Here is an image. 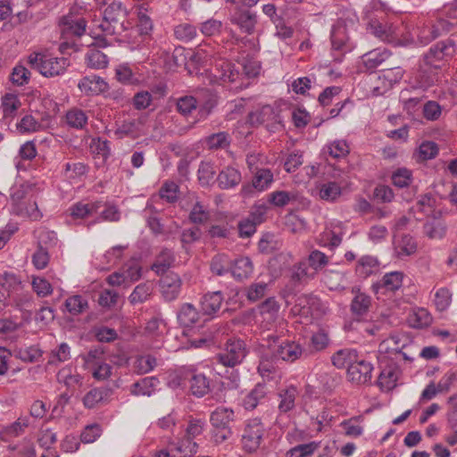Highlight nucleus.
<instances>
[{
  "mask_svg": "<svg viewBox=\"0 0 457 457\" xmlns=\"http://www.w3.org/2000/svg\"><path fill=\"white\" fill-rule=\"evenodd\" d=\"M96 3L100 7L106 5L100 24L102 30L108 35L120 34L124 30L122 19L127 14L123 4L118 0H96Z\"/></svg>",
  "mask_w": 457,
  "mask_h": 457,
  "instance_id": "1",
  "label": "nucleus"
},
{
  "mask_svg": "<svg viewBox=\"0 0 457 457\" xmlns=\"http://www.w3.org/2000/svg\"><path fill=\"white\" fill-rule=\"evenodd\" d=\"M456 52V44L452 38L433 45L423 55V64L433 69H440L450 61Z\"/></svg>",
  "mask_w": 457,
  "mask_h": 457,
  "instance_id": "2",
  "label": "nucleus"
},
{
  "mask_svg": "<svg viewBox=\"0 0 457 457\" xmlns=\"http://www.w3.org/2000/svg\"><path fill=\"white\" fill-rule=\"evenodd\" d=\"M29 62L45 77L62 75L70 66V61L66 57H54L40 54L30 55Z\"/></svg>",
  "mask_w": 457,
  "mask_h": 457,
  "instance_id": "3",
  "label": "nucleus"
},
{
  "mask_svg": "<svg viewBox=\"0 0 457 457\" xmlns=\"http://www.w3.org/2000/svg\"><path fill=\"white\" fill-rule=\"evenodd\" d=\"M264 433V426L259 418L247 420L241 438L243 449L250 453L256 452L261 446Z\"/></svg>",
  "mask_w": 457,
  "mask_h": 457,
  "instance_id": "4",
  "label": "nucleus"
},
{
  "mask_svg": "<svg viewBox=\"0 0 457 457\" xmlns=\"http://www.w3.org/2000/svg\"><path fill=\"white\" fill-rule=\"evenodd\" d=\"M246 355L245 343L241 339H228L225 347L217 354V361L226 367H234L242 362Z\"/></svg>",
  "mask_w": 457,
  "mask_h": 457,
  "instance_id": "5",
  "label": "nucleus"
},
{
  "mask_svg": "<svg viewBox=\"0 0 457 457\" xmlns=\"http://www.w3.org/2000/svg\"><path fill=\"white\" fill-rule=\"evenodd\" d=\"M293 312L303 317L319 318L325 314L326 307L323 305L320 298L313 295H302L295 300Z\"/></svg>",
  "mask_w": 457,
  "mask_h": 457,
  "instance_id": "6",
  "label": "nucleus"
},
{
  "mask_svg": "<svg viewBox=\"0 0 457 457\" xmlns=\"http://www.w3.org/2000/svg\"><path fill=\"white\" fill-rule=\"evenodd\" d=\"M204 424L201 420H191L188 422L185 438L177 446V450L183 453L181 457H190L196 453L197 444L193 439L203 433Z\"/></svg>",
  "mask_w": 457,
  "mask_h": 457,
  "instance_id": "7",
  "label": "nucleus"
},
{
  "mask_svg": "<svg viewBox=\"0 0 457 457\" xmlns=\"http://www.w3.org/2000/svg\"><path fill=\"white\" fill-rule=\"evenodd\" d=\"M453 24L444 19H438L435 22L423 24L417 28V37L420 44L427 45L438 37L446 34L452 29Z\"/></svg>",
  "mask_w": 457,
  "mask_h": 457,
  "instance_id": "8",
  "label": "nucleus"
},
{
  "mask_svg": "<svg viewBox=\"0 0 457 457\" xmlns=\"http://www.w3.org/2000/svg\"><path fill=\"white\" fill-rule=\"evenodd\" d=\"M270 351L275 359L289 363L299 360L304 354V350L298 342L287 339L281 341Z\"/></svg>",
  "mask_w": 457,
  "mask_h": 457,
  "instance_id": "9",
  "label": "nucleus"
},
{
  "mask_svg": "<svg viewBox=\"0 0 457 457\" xmlns=\"http://www.w3.org/2000/svg\"><path fill=\"white\" fill-rule=\"evenodd\" d=\"M240 77V73L228 61L220 59L212 70L211 82L222 85L235 83Z\"/></svg>",
  "mask_w": 457,
  "mask_h": 457,
  "instance_id": "10",
  "label": "nucleus"
},
{
  "mask_svg": "<svg viewBox=\"0 0 457 457\" xmlns=\"http://www.w3.org/2000/svg\"><path fill=\"white\" fill-rule=\"evenodd\" d=\"M368 29L376 37L387 43L396 42L400 36L397 27L378 20H370L368 23Z\"/></svg>",
  "mask_w": 457,
  "mask_h": 457,
  "instance_id": "11",
  "label": "nucleus"
},
{
  "mask_svg": "<svg viewBox=\"0 0 457 457\" xmlns=\"http://www.w3.org/2000/svg\"><path fill=\"white\" fill-rule=\"evenodd\" d=\"M372 365L363 360H356L347 369L348 379L358 385L367 384L371 379Z\"/></svg>",
  "mask_w": 457,
  "mask_h": 457,
  "instance_id": "12",
  "label": "nucleus"
},
{
  "mask_svg": "<svg viewBox=\"0 0 457 457\" xmlns=\"http://www.w3.org/2000/svg\"><path fill=\"white\" fill-rule=\"evenodd\" d=\"M404 71L400 67L386 69L383 73L378 76L379 81H384V86H373L372 94L374 96H382L398 83L403 77Z\"/></svg>",
  "mask_w": 457,
  "mask_h": 457,
  "instance_id": "13",
  "label": "nucleus"
},
{
  "mask_svg": "<svg viewBox=\"0 0 457 457\" xmlns=\"http://www.w3.org/2000/svg\"><path fill=\"white\" fill-rule=\"evenodd\" d=\"M254 173L252 184L242 187L241 192L244 196L252 195L254 190H265L273 181V174L268 169L257 170Z\"/></svg>",
  "mask_w": 457,
  "mask_h": 457,
  "instance_id": "14",
  "label": "nucleus"
},
{
  "mask_svg": "<svg viewBox=\"0 0 457 457\" xmlns=\"http://www.w3.org/2000/svg\"><path fill=\"white\" fill-rule=\"evenodd\" d=\"M181 285L182 282L178 274H167L160 280L162 295L168 302L175 300L180 293Z\"/></svg>",
  "mask_w": 457,
  "mask_h": 457,
  "instance_id": "15",
  "label": "nucleus"
},
{
  "mask_svg": "<svg viewBox=\"0 0 457 457\" xmlns=\"http://www.w3.org/2000/svg\"><path fill=\"white\" fill-rule=\"evenodd\" d=\"M87 22L83 18L65 16L60 22L61 34L63 38L80 37L86 31Z\"/></svg>",
  "mask_w": 457,
  "mask_h": 457,
  "instance_id": "16",
  "label": "nucleus"
},
{
  "mask_svg": "<svg viewBox=\"0 0 457 457\" xmlns=\"http://www.w3.org/2000/svg\"><path fill=\"white\" fill-rule=\"evenodd\" d=\"M259 311L262 318V326L268 330L271 329L278 317L279 304L274 298H268L260 304Z\"/></svg>",
  "mask_w": 457,
  "mask_h": 457,
  "instance_id": "17",
  "label": "nucleus"
},
{
  "mask_svg": "<svg viewBox=\"0 0 457 457\" xmlns=\"http://www.w3.org/2000/svg\"><path fill=\"white\" fill-rule=\"evenodd\" d=\"M21 107V102L18 95L6 93L1 98V106L3 119L12 120L18 114Z\"/></svg>",
  "mask_w": 457,
  "mask_h": 457,
  "instance_id": "18",
  "label": "nucleus"
},
{
  "mask_svg": "<svg viewBox=\"0 0 457 457\" xmlns=\"http://www.w3.org/2000/svg\"><path fill=\"white\" fill-rule=\"evenodd\" d=\"M78 87L86 95H98L104 92L108 85L101 77L90 75L80 79Z\"/></svg>",
  "mask_w": 457,
  "mask_h": 457,
  "instance_id": "19",
  "label": "nucleus"
},
{
  "mask_svg": "<svg viewBox=\"0 0 457 457\" xmlns=\"http://www.w3.org/2000/svg\"><path fill=\"white\" fill-rule=\"evenodd\" d=\"M231 22L237 25L242 32L251 35L253 33L257 23L255 13L248 11H239L231 18Z\"/></svg>",
  "mask_w": 457,
  "mask_h": 457,
  "instance_id": "20",
  "label": "nucleus"
},
{
  "mask_svg": "<svg viewBox=\"0 0 457 457\" xmlns=\"http://www.w3.org/2000/svg\"><path fill=\"white\" fill-rule=\"evenodd\" d=\"M267 387L264 384H257L244 398L243 406L245 410L253 411L262 403L267 396Z\"/></svg>",
  "mask_w": 457,
  "mask_h": 457,
  "instance_id": "21",
  "label": "nucleus"
},
{
  "mask_svg": "<svg viewBox=\"0 0 457 457\" xmlns=\"http://www.w3.org/2000/svg\"><path fill=\"white\" fill-rule=\"evenodd\" d=\"M57 380L62 383L68 390L74 391L83 384V377L78 372H72L70 367H64L57 373Z\"/></svg>",
  "mask_w": 457,
  "mask_h": 457,
  "instance_id": "22",
  "label": "nucleus"
},
{
  "mask_svg": "<svg viewBox=\"0 0 457 457\" xmlns=\"http://www.w3.org/2000/svg\"><path fill=\"white\" fill-rule=\"evenodd\" d=\"M391 56V53L386 49H375L363 54L362 63L366 70L373 71L386 62Z\"/></svg>",
  "mask_w": 457,
  "mask_h": 457,
  "instance_id": "23",
  "label": "nucleus"
},
{
  "mask_svg": "<svg viewBox=\"0 0 457 457\" xmlns=\"http://www.w3.org/2000/svg\"><path fill=\"white\" fill-rule=\"evenodd\" d=\"M189 389L193 395L203 397L211 390V380L203 373L194 374L189 380Z\"/></svg>",
  "mask_w": 457,
  "mask_h": 457,
  "instance_id": "24",
  "label": "nucleus"
},
{
  "mask_svg": "<svg viewBox=\"0 0 457 457\" xmlns=\"http://www.w3.org/2000/svg\"><path fill=\"white\" fill-rule=\"evenodd\" d=\"M177 319L179 323L183 327H192L200 319V314L192 303H184L180 306Z\"/></svg>",
  "mask_w": 457,
  "mask_h": 457,
  "instance_id": "25",
  "label": "nucleus"
},
{
  "mask_svg": "<svg viewBox=\"0 0 457 457\" xmlns=\"http://www.w3.org/2000/svg\"><path fill=\"white\" fill-rule=\"evenodd\" d=\"M158 384L159 380L155 377H146L135 382L131 386L130 392L137 396H150L155 391Z\"/></svg>",
  "mask_w": 457,
  "mask_h": 457,
  "instance_id": "26",
  "label": "nucleus"
},
{
  "mask_svg": "<svg viewBox=\"0 0 457 457\" xmlns=\"http://www.w3.org/2000/svg\"><path fill=\"white\" fill-rule=\"evenodd\" d=\"M220 187L228 189L236 187L241 181L240 172L232 167L223 169L217 178Z\"/></svg>",
  "mask_w": 457,
  "mask_h": 457,
  "instance_id": "27",
  "label": "nucleus"
},
{
  "mask_svg": "<svg viewBox=\"0 0 457 457\" xmlns=\"http://www.w3.org/2000/svg\"><path fill=\"white\" fill-rule=\"evenodd\" d=\"M222 301L223 296L220 291L205 294L201 301V306L204 313L207 315L215 313L220 310Z\"/></svg>",
  "mask_w": 457,
  "mask_h": 457,
  "instance_id": "28",
  "label": "nucleus"
},
{
  "mask_svg": "<svg viewBox=\"0 0 457 457\" xmlns=\"http://www.w3.org/2000/svg\"><path fill=\"white\" fill-rule=\"evenodd\" d=\"M278 360L275 359L273 353H266L262 356L260 363L258 365V372L263 378L267 379H272L274 375L277 373Z\"/></svg>",
  "mask_w": 457,
  "mask_h": 457,
  "instance_id": "29",
  "label": "nucleus"
},
{
  "mask_svg": "<svg viewBox=\"0 0 457 457\" xmlns=\"http://www.w3.org/2000/svg\"><path fill=\"white\" fill-rule=\"evenodd\" d=\"M317 189L320 198L327 202H335L342 194V187L335 181L320 183Z\"/></svg>",
  "mask_w": 457,
  "mask_h": 457,
  "instance_id": "30",
  "label": "nucleus"
},
{
  "mask_svg": "<svg viewBox=\"0 0 457 457\" xmlns=\"http://www.w3.org/2000/svg\"><path fill=\"white\" fill-rule=\"evenodd\" d=\"M174 262L173 253L169 249H163L157 256L151 266V270L157 275L164 274Z\"/></svg>",
  "mask_w": 457,
  "mask_h": 457,
  "instance_id": "31",
  "label": "nucleus"
},
{
  "mask_svg": "<svg viewBox=\"0 0 457 457\" xmlns=\"http://www.w3.org/2000/svg\"><path fill=\"white\" fill-rule=\"evenodd\" d=\"M378 261L370 255L362 256L357 262L356 273L358 276L366 278L378 270Z\"/></svg>",
  "mask_w": 457,
  "mask_h": 457,
  "instance_id": "32",
  "label": "nucleus"
},
{
  "mask_svg": "<svg viewBox=\"0 0 457 457\" xmlns=\"http://www.w3.org/2000/svg\"><path fill=\"white\" fill-rule=\"evenodd\" d=\"M103 206L101 202L89 204L77 203L70 208L71 215L75 219H84L94 213H97Z\"/></svg>",
  "mask_w": 457,
  "mask_h": 457,
  "instance_id": "33",
  "label": "nucleus"
},
{
  "mask_svg": "<svg viewBox=\"0 0 457 457\" xmlns=\"http://www.w3.org/2000/svg\"><path fill=\"white\" fill-rule=\"evenodd\" d=\"M230 272L234 278L243 279L249 277L253 272V263L248 257H241L232 263Z\"/></svg>",
  "mask_w": 457,
  "mask_h": 457,
  "instance_id": "34",
  "label": "nucleus"
},
{
  "mask_svg": "<svg viewBox=\"0 0 457 457\" xmlns=\"http://www.w3.org/2000/svg\"><path fill=\"white\" fill-rule=\"evenodd\" d=\"M65 120L69 127L76 129H83L87 124V112L79 108H71L66 112Z\"/></svg>",
  "mask_w": 457,
  "mask_h": 457,
  "instance_id": "35",
  "label": "nucleus"
},
{
  "mask_svg": "<svg viewBox=\"0 0 457 457\" xmlns=\"http://www.w3.org/2000/svg\"><path fill=\"white\" fill-rule=\"evenodd\" d=\"M234 411L225 407H218L211 414L210 420L213 427L217 428H228V424L233 420Z\"/></svg>",
  "mask_w": 457,
  "mask_h": 457,
  "instance_id": "36",
  "label": "nucleus"
},
{
  "mask_svg": "<svg viewBox=\"0 0 457 457\" xmlns=\"http://www.w3.org/2000/svg\"><path fill=\"white\" fill-rule=\"evenodd\" d=\"M143 125V119L126 120L117 128L115 135L119 138H123L128 136L135 137L141 131Z\"/></svg>",
  "mask_w": 457,
  "mask_h": 457,
  "instance_id": "37",
  "label": "nucleus"
},
{
  "mask_svg": "<svg viewBox=\"0 0 457 457\" xmlns=\"http://www.w3.org/2000/svg\"><path fill=\"white\" fill-rule=\"evenodd\" d=\"M358 359L357 352L353 349H342L332 356V363L338 369L350 367Z\"/></svg>",
  "mask_w": 457,
  "mask_h": 457,
  "instance_id": "38",
  "label": "nucleus"
},
{
  "mask_svg": "<svg viewBox=\"0 0 457 457\" xmlns=\"http://www.w3.org/2000/svg\"><path fill=\"white\" fill-rule=\"evenodd\" d=\"M416 250L417 243L410 235L404 234L395 242V251L400 257L411 255Z\"/></svg>",
  "mask_w": 457,
  "mask_h": 457,
  "instance_id": "39",
  "label": "nucleus"
},
{
  "mask_svg": "<svg viewBox=\"0 0 457 457\" xmlns=\"http://www.w3.org/2000/svg\"><path fill=\"white\" fill-rule=\"evenodd\" d=\"M398 370L395 366H386L378 377V385L385 390H391L396 386Z\"/></svg>",
  "mask_w": 457,
  "mask_h": 457,
  "instance_id": "40",
  "label": "nucleus"
},
{
  "mask_svg": "<svg viewBox=\"0 0 457 457\" xmlns=\"http://www.w3.org/2000/svg\"><path fill=\"white\" fill-rule=\"evenodd\" d=\"M68 312L73 316L79 315L88 309V302L79 295L68 297L64 303Z\"/></svg>",
  "mask_w": 457,
  "mask_h": 457,
  "instance_id": "41",
  "label": "nucleus"
},
{
  "mask_svg": "<svg viewBox=\"0 0 457 457\" xmlns=\"http://www.w3.org/2000/svg\"><path fill=\"white\" fill-rule=\"evenodd\" d=\"M371 305V298L364 293L358 292L351 303V311L356 316L366 314Z\"/></svg>",
  "mask_w": 457,
  "mask_h": 457,
  "instance_id": "42",
  "label": "nucleus"
},
{
  "mask_svg": "<svg viewBox=\"0 0 457 457\" xmlns=\"http://www.w3.org/2000/svg\"><path fill=\"white\" fill-rule=\"evenodd\" d=\"M403 274L400 271H393L386 273L383 276L378 287L386 289V291H396L403 285Z\"/></svg>",
  "mask_w": 457,
  "mask_h": 457,
  "instance_id": "43",
  "label": "nucleus"
},
{
  "mask_svg": "<svg viewBox=\"0 0 457 457\" xmlns=\"http://www.w3.org/2000/svg\"><path fill=\"white\" fill-rule=\"evenodd\" d=\"M280 403L278 410L280 412H287L295 407V401L297 395L296 387L290 386L279 393Z\"/></svg>",
  "mask_w": 457,
  "mask_h": 457,
  "instance_id": "44",
  "label": "nucleus"
},
{
  "mask_svg": "<svg viewBox=\"0 0 457 457\" xmlns=\"http://www.w3.org/2000/svg\"><path fill=\"white\" fill-rule=\"evenodd\" d=\"M315 272L310 271V267L305 262H300L294 265L291 270V280L294 283H302L305 280L312 279Z\"/></svg>",
  "mask_w": 457,
  "mask_h": 457,
  "instance_id": "45",
  "label": "nucleus"
},
{
  "mask_svg": "<svg viewBox=\"0 0 457 457\" xmlns=\"http://www.w3.org/2000/svg\"><path fill=\"white\" fill-rule=\"evenodd\" d=\"M230 142V136L223 131L214 133L205 139L206 145L211 150L225 149L229 146Z\"/></svg>",
  "mask_w": 457,
  "mask_h": 457,
  "instance_id": "46",
  "label": "nucleus"
},
{
  "mask_svg": "<svg viewBox=\"0 0 457 457\" xmlns=\"http://www.w3.org/2000/svg\"><path fill=\"white\" fill-rule=\"evenodd\" d=\"M29 191L28 185L21 184L16 185L11 188V201H12V211L14 213L18 207H21L25 204V198Z\"/></svg>",
  "mask_w": 457,
  "mask_h": 457,
  "instance_id": "47",
  "label": "nucleus"
},
{
  "mask_svg": "<svg viewBox=\"0 0 457 457\" xmlns=\"http://www.w3.org/2000/svg\"><path fill=\"white\" fill-rule=\"evenodd\" d=\"M153 286L149 282H145L137 285L133 292L130 294L129 299L132 304L141 303L145 302L152 295Z\"/></svg>",
  "mask_w": 457,
  "mask_h": 457,
  "instance_id": "48",
  "label": "nucleus"
},
{
  "mask_svg": "<svg viewBox=\"0 0 457 457\" xmlns=\"http://www.w3.org/2000/svg\"><path fill=\"white\" fill-rule=\"evenodd\" d=\"M86 62L93 69H104L107 66V56L98 49L92 48L86 54Z\"/></svg>",
  "mask_w": 457,
  "mask_h": 457,
  "instance_id": "49",
  "label": "nucleus"
},
{
  "mask_svg": "<svg viewBox=\"0 0 457 457\" xmlns=\"http://www.w3.org/2000/svg\"><path fill=\"white\" fill-rule=\"evenodd\" d=\"M109 395V390L105 388H93L83 397V404L86 408L92 409L103 402Z\"/></svg>",
  "mask_w": 457,
  "mask_h": 457,
  "instance_id": "50",
  "label": "nucleus"
},
{
  "mask_svg": "<svg viewBox=\"0 0 457 457\" xmlns=\"http://www.w3.org/2000/svg\"><path fill=\"white\" fill-rule=\"evenodd\" d=\"M14 214L23 218H29L32 220H38L43 216L35 200L29 201L28 203L25 202L23 205L17 208Z\"/></svg>",
  "mask_w": 457,
  "mask_h": 457,
  "instance_id": "51",
  "label": "nucleus"
},
{
  "mask_svg": "<svg viewBox=\"0 0 457 457\" xmlns=\"http://www.w3.org/2000/svg\"><path fill=\"white\" fill-rule=\"evenodd\" d=\"M2 289L6 292L9 300L22 287L21 281L13 274L5 273L1 283Z\"/></svg>",
  "mask_w": 457,
  "mask_h": 457,
  "instance_id": "52",
  "label": "nucleus"
},
{
  "mask_svg": "<svg viewBox=\"0 0 457 457\" xmlns=\"http://www.w3.org/2000/svg\"><path fill=\"white\" fill-rule=\"evenodd\" d=\"M230 268L231 261L226 254H217L212 260L211 270L218 276H222L229 272Z\"/></svg>",
  "mask_w": 457,
  "mask_h": 457,
  "instance_id": "53",
  "label": "nucleus"
},
{
  "mask_svg": "<svg viewBox=\"0 0 457 457\" xmlns=\"http://www.w3.org/2000/svg\"><path fill=\"white\" fill-rule=\"evenodd\" d=\"M424 233L430 239H442L446 233L445 225L439 220H431L424 224Z\"/></svg>",
  "mask_w": 457,
  "mask_h": 457,
  "instance_id": "54",
  "label": "nucleus"
},
{
  "mask_svg": "<svg viewBox=\"0 0 457 457\" xmlns=\"http://www.w3.org/2000/svg\"><path fill=\"white\" fill-rule=\"evenodd\" d=\"M156 366V359L153 355L138 356L133 364L135 372L138 374H145L150 372Z\"/></svg>",
  "mask_w": 457,
  "mask_h": 457,
  "instance_id": "55",
  "label": "nucleus"
},
{
  "mask_svg": "<svg viewBox=\"0 0 457 457\" xmlns=\"http://www.w3.org/2000/svg\"><path fill=\"white\" fill-rule=\"evenodd\" d=\"M71 358V347L66 343L59 345L57 349L53 350L50 353L48 363L51 365H58L68 361Z\"/></svg>",
  "mask_w": 457,
  "mask_h": 457,
  "instance_id": "56",
  "label": "nucleus"
},
{
  "mask_svg": "<svg viewBox=\"0 0 457 457\" xmlns=\"http://www.w3.org/2000/svg\"><path fill=\"white\" fill-rule=\"evenodd\" d=\"M31 286L33 291L39 297H46L53 293V287L45 278L40 276H33Z\"/></svg>",
  "mask_w": 457,
  "mask_h": 457,
  "instance_id": "57",
  "label": "nucleus"
},
{
  "mask_svg": "<svg viewBox=\"0 0 457 457\" xmlns=\"http://www.w3.org/2000/svg\"><path fill=\"white\" fill-rule=\"evenodd\" d=\"M14 355L23 361L34 362L41 357V351L37 346L31 345L15 349Z\"/></svg>",
  "mask_w": 457,
  "mask_h": 457,
  "instance_id": "58",
  "label": "nucleus"
},
{
  "mask_svg": "<svg viewBox=\"0 0 457 457\" xmlns=\"http://www.w3.org/2000/svg\"><path fill=\"white\" fill-rule=\"evenodd\" d=\"M411 325L414 328H425L431 324L432 316L428 310L420 308L410 316Z\"/></svg>",
  "mask_w": 457,
  "mask_h": 457,
  "instance_id": "59",
  "label": "nucleus"
},
{
  "mask_svg": "<svg viewBox=\"0 0 457 457\" xmlns=\"http://www.w3.org/2000/svg\"><path fill=\"white\" fill-rule=\"evenodd\" d=\"M11 304H13L20 310L31 307L33 304V296L29 291L23 290V287L16 292L11 298Z\"/></svg>",
  "mask_w": 457,
  "mask_h": 457,
  "instance_id": "60",
  "label": "nucleus"
},
{
  "mask_svg": "<svg viewBox=\"0 0 457 457\" xmlns=\"http://www.w3.org/2000/svg\"><path fill=\"white\" fill-rule=\"evenodd\" d=\"M328 154L333 158L345 157L350 151L349 145L345 140H335L327 145Z\"/></svg>",
  "mask_w": 457,
  "mask_h": 457,
  "instance_id": "61",
  "label": "nucleus"
},
{
  "mask_svg": "<svg viewBox=\"0 0 457 457\" xmlns=\"http://www.w3.org/2000/svg\"><path fill=\"white\" fill-rule=\"evenodd\" d=\"M309 267L317 272L323 269L328 263V257L319 250L311 252L308 257Z\"/></svg>",
  "mask_w": 457,
  "mask_h": 457,
  "instance_id": "62",
  "label": "nucleus"
},
{
  "mask_svg": "<svg viewBox=\"0 0 457 457\" xmlns=\"http://www.w3.org/2000/svg\"><path fill=\"white\" fill-rule=\"evenodd\" d=\"M403 345V344H401L398 336L392 335L379 344V352L386 353H399Z\"/></svg>",
  "mask_w": 457,
  "mask_h": 457,
  "instance_id": "63",
  "label": "nucleus"
},
{
  "mask_svg": "<svg viewBox=\"0 0 457 457\" xmlns=\"http://www.w3.org/2000/svg\"><path fill=\"white\" fill-rule=\"evenodd\" d=\"M198 100L192 96H185L178 98L177 110L182 115H187L195 110Z\"/></svg>",
  "mask_w": 457,
  "mask_h": 457,
  "instance_id": "64",
  "label": "nucleus"
}]
</instances>
